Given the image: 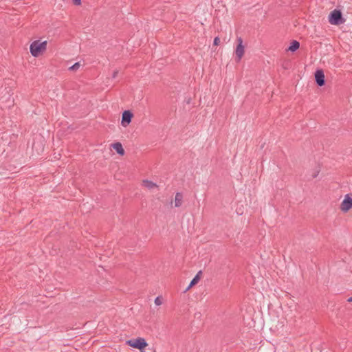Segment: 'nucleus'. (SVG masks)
<instances>
[{
	"label": "nucleus",
	"instance_id": "f257e3e1",
	"mask_svg": "<svg viewBox=\"0 0 352 352\" xmlns=\"http://www.w3.org/2000/svg\"><path fill=\"white\" fill-rule=\"evenodd\" d=\"M47 41L41 42L39 40L33 41L30 46V51L34 57H38L41 54L46 50Z\"/></svg>",
	"mask_w": 352,
	"mask_h": 352
},
{
	"label": "nucleus",
	"instance_id": "f03ea898",
	"mask_svg": "<svg viewBox=\"0 0 352 352\" xmlns=\"http://www.w3.org/2000/svg\"><path fill=\"white\" fill-rule=\"evenodd\" d=\"M328 19L329 22L331 25H339L345 22V19L343 17L341 10L338 9L331 11L329 14Z\"/></svg>",
	"mask_w": 352,
	"mask_h": 352
},
{
	"label": "nucleus",
	"instance_id": "7ed1b4c3",
	"mask_svg": "<svg viewBox=\"0 0 352 352\" xmlns=\"http://www.w3.org/2000/svg\"><path fill=\"white\" fill-rule=\"evenodd\" d=\"M126 344L129 346L139 349L140 351H143L146 346L148 345L144 338H138L135 339H131L126 341Z\"/></svg>",
	"mask_w": 352,
	"mask_h": 352
},
{
	"label": "nucleus",
	"instance_id": "20e7f679",
	"mask_svg": "<svg viewBox=\"0 0 352 352\" xmlns=\"http://www.w3.org/2000/svg\"><path fill=\"white\" fill-rule=\"evenodd\" d=\"M244 45H243V39L241 37L237 38V45L235 50L236 60L239 62L244 54Z\"/></svg>",
	"mask_w": 352,
	"mask_h": 352
},
{
	"label": "nucleus",
	"instance_id": "39448f33",
	"mask_svg": "<svg viewBox=\"0 0 352 352\" xmlns=\"http://www.w3.org/2000/svg\"><path fill=\"white\" fill-rule=\"evenodd\" d=\"M133 118V113H132L131 111H124L122 115L121 124L124 127L127 126L131 122Z\"/></svg>",
	"mask_w": 352,
	"mask_h": 352
},
{
	"label": "nucleus",
	"instance_id": "423d86ee",
	"mask_svg": "<svg viewBox=\"0 0 352 352\" xmlns=\"http://www.w3.org/2000/svg\"><path fill=\"white\" fill-rule=\"evenodd\" d=\"M315 81L318 87H322L325 85V78L324 71L322 69H318L314 74Z\"/></svg>",
	"mask_w": 352,
	"mask_h": 352
},
{
	"label": "nucleus",
	"instance_id": "0eeeda50",
	"mask_svg": "<svg viewBox=\"0 0 352 352\" xmlns=\"http://www.w3.org/2000/svg\"><path fill=\"white\" fill-rule=\"evenodd\" d=\"M351 208H352V198L351 197H349V195H346L341 204L340 209L342 211L346 212H348Z\"/></svg>",
	"mask_w": 352,
	"mask_h": 352
},
{
	"label": "nucleus",
	"instance_id": "6e6552de",
	"mask_svg": "<svg viewBox=\"0 0 352 352\" xmlns=\"http://www.w3.org/2000/svg\"><path fill=\"white\" fill-rule=\"evenodd\" d=\"M111 147L116 151V153L120 155L123 156L125 153L124 149L123 148V146L122 144L119 142L113 143L111 144Z\"/></svg>",
	"mask_w": 352,
	"mask_h": 352
},
{
	"label": "nucleus",
	"instance_id": "1a4fd4ad",
	"mask_svg": "<svg viewBox=\"0 0 352 352\" xmlns=\"http://www.w3.org/2000/svg\"><path fill=\"white\" fill-rule=\"evenodd\" d=\"M201 274H202L201 271L198 272V273L195 275V276L192 279L189 285L188 286V287L186 289V290L184 292L188 291L190 288H191L192 287L195 286V285H197L198 283V282L199 281V280L201 278Z\"/></svg>",
	"mask_w": 352,
	"mask_h": 352
},
{
	"label": "nucleus",
	"instance_id": "9d476101",
	"mask_svg": "<svg viewBox=\"0 0 352 352\" xmlns=\"http://www.w3.org/2000/svg\"><path fill=\"white\" fill-rule=\"evenodd\" d=\"M183 201V194L182 192H177L175 194V207H179L182 204Z\"/></svg>",
	"mask_w": 352,
	"mask_h": 352
},
{
	"label": "nucleus",
	"instance_id": "9b49d317",
	"mask_svg": "<svg viewBox=\"0 0 352 352\" xmlns=\"http://www.w3.org/2000/svg\"><path fill=\"white\" fill-rule=\"evenodd\" d=\"M300 47V43L296 40H293L289 46L287 48L288 51H290L292 52H296L298 48Z\"/></svg>",
	"mask_w": 352,
	"mask_h": 352
},
{
	"label": "nucleus",
	"instance_id": "f8f14e48",
	"mask_svg": "<svg viewBox=\"0 0 352 352\" xmlns=\"http://www.w3.org/2000/svg\"><path fill=\"white\" fill-rule=\"evenodd\" d=\"M143 184H144V186L148 189H151V188L157 186V184L153 182L152 181L147 180V179L144 180Z\"/></svg>",
	"mask_w": 352,
	"mask_h": 352
},
{
	"label": "nucleus",
	"instance_id": "ddd939ff",
	"mask_svg": "<svg viewBox=\"0 0 352 352\" xmlns=\"http://www.w3.org/2000/svg\"><path fill=\"white\" fill-rule=\"evenodd\" d=\"M80 63H75L73 65L69 67V70L72 72H75L80 67Z\"/></svg>",
	"mask_w": 352,
	"mask_h": 352
},
{
	"label": "nucleus",
	"instance_id": "4468645a",
	"mask_svg": "<svg viewBox=\"0 0 352 352\" xmlns=\"http://www.w3.org/2000/svg\"><path fill=\"white\" fill-rule=\"evenodd\" d=\"M155 304L157 306L161 305L162 304V298L161 296H157L155 299Z\"/></svg>",
	"mask_w": 352,
	"mask_h": 352
},
{
	"label": "nucleus",
	"instance_id": "2eb2a0df",
	"mask_svg": "<svg viewBox=\"0 0 352 352\" xmlns=\"http://www.w3.org/2000/svg\"><path fill=\"white\" fill-rule=\"evenodd\" d=\"M219 43H220V38L218 36H216L214 38L213 45L215 46H217L219 45Z\"/></svg>",
	"mask_w": 352,
	"mask_h": 352
},
{
	"label": "nucleus",
	"instance_id": "dca6fc26",
	"mask_svg": "<svg viewBox=\"0 0 352 352\" xmlns=\"http://www.w3.org/2000/svg\"><path fill=\"white\" fill-rule=\"evenodd\" d=\"M75 6H80L81 5V0H72Z\"/></svg>",
	"mask_w": 352,
	"mask_h": 352
},
{
	"label": "nucleus",
	"instance_id": "f3484780",
	"mask_svg": "<svg viewBox=\"0 0 352 352\" xmlns=\"http://www.w3.org/2000/svg\"><path fill=\"white\" fill-rule=\"evenodd\" d=\"M118 70H115L112 74V78H116L118 74Z\"/></svg>",
	"mask_w": 352,
	"mask_h": 352
},
{
	"label": "nucleus",
	"instance_id": "a211bd4d",
	"mask_svg": "<svg viewBox=\"0 0 352 352\" xmlns=\"http://www.w3.org/2000/svg\"><path fill=\"white\" fill-rule=\"evenodd\" d=\"M191 102V99L190 98H188L187 100H186V103L187 104H190Z\"/></svg>",
	"mask_w": 352,
	"mask_h": 352
},
{
	"label": "nucleus",
	"instance_id": "6ab92c4d",
	"mask_svg": "<svg viewBox=\"0 0 352 352\" xmlns=\"http://www.w3.org/2000/svg\"><path fill=\"white\" fill-rule=\"evenodd\" d=\"M348 302H352V296H351L350 298H348L347 300Z\"/></svg>",
	"mask_w": 352,
	"mask_h": 352
},
{
	"label": "nucleus",
	"instance_id": "aec40b11",
	"mask_svg": "<svg viewBox=\"0 0 352 352\" xmlns=\"http://www.w3.org/2000/svg\"><path fill=\"white\" fill-rule=\"evenodd\" d=\"M316 176H317V174L314 173V175H313V177H316Z\"/></svg>",
	"mask_w": 352,
	"mask_h": 352
}]
</instances>
